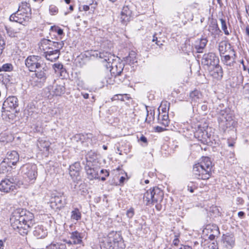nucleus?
Segmentation results:
<instances>
[{
    "mask_svg": "<svg viewBox=\"0 0 249 249\" xmlns=\"http://www.w3.org/2000/svg\"><path fill=\"white\" fill-rule=\"evenodd\" d=\"M70 174L72 176H78L80 170V164L79 162H76L70 166Z\"/></svg>",
    "mask_w": 249,
    "mask_h": 249,
    "instance_id": "nucleus-26",
    "label": "nucleus"
},
{
    "mask_svg": "<svg viewBox=\"0 0 249 249\" xmlns=\"http://www.w3.org/2000/svg\"><path fill=\"white\" fill-rule=\"evenodd\" d=\"M11 216L12 218H21L23 216H28V215H27V211L26 210L18 208L14 210L12 212Z\"/></svg>",
    "mask_w": 249,
    "mask_h": 249,
    "instance_id": "nucleus-25",
    "label": "nucleus"
},
{
    "mask_svg": "<svg viewBox=\"0 0 249 249\" xmlns=\"http://www.w3.org/2000/svg\"><path fill=\"white\" fill-rule=\"evenodd\" d=\"M197 187L195 185V183L193 182H190L187 185V190L191 193H193L194 190Z\"/></svg>",
    "mask_w": 249,
    "mask_h": 249,
    "instance_id": "nucleus-42",
    "label": "nucleus"
},
{
    "mask_svg": "<svg viewBox=\"0 0 249 249\" xmlns=\"http://www.w3.org/2000/svg\"><path fill=\"white\" fill-rule=\"evenodd\" d=\"M93 55L103 59L104 61L107 62L108 63H110L111 61L113 60L112 57H114V56L112 55L110 53L104 51L102 52L95 51Z\"/></svg>",
    "mask_w": 249,
    "mask_h": 249,
    "instance_id": "nucleus-21",
    "label": "nucleus"
},
{
    "mask_svg": "<svg viewBox=\"0 0 249 249\" xmlns=\"http://www.w3.org/2000/svg\"><path fill=\"white\" fill-rule=\"evenodd\" d=\"M132 17V11L128 6H125L123 7L121 14V19L123 24H126Z\"/></svg>",
    "mask_w": 249,
    "mask_h": 249,
    "instance_id": "nucleus-19",
    "label": "nucleus"
},
{
    "mask_svg": "<svg viewBox=\"0 0 249 249\" xmlns=\"http://www.w3.org/2000/svg\"><path fill=\"white\" fill-rule=\"evenodd\" d=\"M175 237H176L174 239V240L173 241V244L175 246H178V243L179 242V239H178V238L177 236L176 235Z\"/></svg>",
    "mask_w": 249,
    "mask_h": 249,
    "instance_id": "nucleus-49",
    "label": "nucleus"
},
{
    "mask_svg": "<svg viewBox=\"0 0 249 249\" xmlns=\"http://www.w3.org/2000/svg\"><path fill=\"white\" fill-rule=\"evenodd\" d=\"M220 21L221 24V28L223 30L225 34L226 35H229L230 34V33L227 30L226 21L222 18L220 19Z\"/></svg>",
    "mask_w": 249,
    "mask_h": 249,
    "instance_id": "nucleus-38",
    "label": "nucleus"
},
{
    "mask_svg": "<svg viewBox=\"0 0 249 249\" xmlns=\"http://www.w3.org/2000/svg\"><path fill=\"white\" fill-rule=\"evenodd\" d=\"M19 160V155L16 151H12L7 153V159H4L0 163V166H2L3 163L6 162L8 166L11 167V165H15Z\"/></svg>",
    "mask_w": 249,
    "mask_h": 249,
    "instance_id": "nucleus-13",
    "label": "nucleus"
},
{
    "mask_svg": "<svg viewBox=\"0 0 249 249\" xmlns=\"http://www.w3.org/2000/svg\"><path fill=\"white\" fill-rule=\"evenodd\" d=\"M219 115L218 121L222 126L228 127L232 124V119L231 116L226 113L225 110H221Z\"/></svg>",
    "mask_w": 249,
    "mask_h": 249,
    "instance_id": "nucleus-14",
    "label": "nucleus"
},
{
    "mask_svg": "<svg viewBox=\"0 0 249 249\" xmlns=\"http://www.w3.org/2000/svg\"><path fill=\"white\" fill-rule=\"evenodd\" d=\"M37 146L40 151L43 152L48 151L49 149L50 142L43 140H40L38 141Z\"/></svg>",
    "mask_w": 249,
    "mask_h": 249,
    "instance_id": "nucleus-28",
    "label": "nucleus"
},
{
    "mask_svg": "<svg viewBox=\"0 0 249 249\" xmlns=\"http://www.w3.org/2000/svg\"><path fill=\"white\" fill-rule=\"evenodd\" d=\"M125 179V178L124 177H121L120 178L119 181L120 184H123Z\"/></svg>",
    "mask_w": 249,
    "mask_h": 249,
    "instance_id": "nucleus-60",
    "label": "nucleus"
},
{
    "mask_svg": "<svg viewBox=\"0 0 249 249\" xmlns=\"http://www.w3.org/2000/svg\"><path fill=\"white\" fill-rule=\"evenodd\" d=\"M64 45V43L63 41H60V42H52L51 43V46H53L54 48L53 50H57L58 52H60V49H61L63 46Z\"/></svg>",
    "mask_w": 249,
    "mask_h": 249,
    "instance_id": "nucleus-35",
    "label": "nucleus"
},
{
    "mask_svg": "<svg viewBox=\"0 0 249 249\" xmlns=\"http://www.w3.org/2000/svg\"><path fill=\"white\" fill-rule=\"evenodd\" d=\"M209 247L210 249H218V244L216 242H213Z\"/></svg>",
    "mask_w": 249,
    "mask_h": 249,
    "instance_id": "nucleus-48",
    "label": "nucleus"
},
{
    "mask_svg": "<svg viewBox=\"0 0 249 249\" xmlns=\"http://www.w3.org/2000/svg\"><path fill=\"white\" fill-rule=\"evenodd\" d=\"M82 95L85 99H88L89 97V95L87 93H82Z\"/></svg>",
    "mask_w": 249,
    "mask_h": 249,
    "instance_id": "nucleus-58",
    "label": "nucleus"
},
{
    "mask_svg": "<svg viewBox=\"0 0 249 249\" xmlns=\"http://www.w3.org/2000/svg\"><path fill=\"white\" fill-rule=\"evenodd\" d=\"M83 9L84 11H87L89 9V7L88 5H84L83 6Z\"/></svg>",
    "mask_w": 249,
    "mask_h": 249,
    "instance_id": "nucleus-61",
    "label": "nucleus"
},
{
    "mask_svg": "<svg viewBox=\"0 0 249 249\" xmlns=\"http://www.w3.org/2000/svg\"><path fill=\"white\" fill-rule=\"evenodd\" d=\"M58 35H62L63 33V31L62 29H60V28H58L57 29V31H56Z\"/></svg>",
    "mask_w": 249,
    "mask_h": 249,
    "instance_id": "nucleus-55",
    "label": "nucleus"
},
{
    "mask_svg": "<svg viewBox=\"0 0 249 249\" xmlns=\"http://www.w3.org/2000/svg\"><path fill=\"white\" fill-rule=\"evenodd\" d=\"M246 33L249 36V25H247L246 28Z\"/></svg>",
    "mask_w": 249,
    "mask_h": 249,
    "instance_id": "nucleus-63",
    "label": "nucleus"
},
{
    "mask_svg": "<svg viewBox=\"0 0 249 249\" xmlns=\"http://www.w3.org/2000/svg\"><path fill=\"white\" fill-rule=\"evenodd\" d=\"M179 249H192V248L189 246H184L180 248Z\"/></svg>",
    "mask_w": 249,
    "mask_h": 249,
    "instance_id": "nucleus-59",
    "label": "nucleus"
},
{
    "mask_svg": "<svg viewBox=\"0 0 249 249\" xmlns=\"http://www.w3.org/2000/svg\"><path fill=\"white\" fill-rule=\"evenodd\" d=\"M22 172L30 180L35 179L37 177V167L34 164H26L21 168Z\"/></svg>",
    "mask_w": 249,
    "mask_h": 249,
    "instance_id": "nucleus-7",
    "label": "nucleus"
},
{
    "mask_svg": "<svg viewBox=\"0 0 249 249\" xmlns=\"http://www.w3.org/2000/svg\"><path fill=\"white\" fill-rule=\"evenodd\" d=\"M44 55L47 60L53 62L59 58L60 52L57 50H53V47H49L48 50L45 52Z\"/></svg>",
    "mask_w": 249,
    "mask_h": 249,
    "instance_id": "nucleus-18",
    "label": "nucleus"
},
{
    "mask_svg": "<svg viewBox=\"0 0 249 249\" xmlns=\"http://www.w3.org/2000/svg\"><path fill=\"white\" fill-rule=\"evenodd\" d=\"M23 185L20 176L16 173H9L0 182V191L4 193H9L19 188Z\"/></svg>",
    "mask_w": 249,
    "mask_h": 249,
    "instance_id": "nucleus-1",
    "label": "nucleus"
},
{
    "mask_svg": "<svg viewBox=\"0 0 249 249\" xmlns=\"http://www.w3.org/2000/svg\"><path fill=\"white\" fill-rule=\"evenodd\" d=\"M125 95V96H126L127 94H116V95H115L112 98V100H120L121 101H123L124 99H123V96Z\"/></svg>",
    "mask_w": 249,
    "mask_h": 249,
    "instance_id": "nucleus-44",
    "label": "nucleus"
},
{
    "mask_svg": "<svg viewBox=\"0 0 249 249\" xmlns=\"http://www.w3.org/2000/svg\"><path fill=\"white\" fill-rule=\"evenodd\" d=\"M140 140L144 143H146L147 142L146 138L143 135L141 137Z\"/></svg>",
    "mask_w": 249,
    "mask_h": 249,
    "instance_id": "nucleus-54",
    "label": "nucleus"
},
{
    "mask_svg": "<svg viewBox=\"0 0 249 249\" xmlns=\"http://www.w3.org/2000/svg\"><path fill=\"white\" fill-rule=\"evenodd\" d=\"M215 238V235L213 234H210L209 237V239L211 240H213Z\"/></svg>",
    "mask_w": 249,
    "mask_h": 249,
    "instance_id": "nucleus-62",
    "label": "nucleus"
},
{
    "mask_svg": "<svg viewBox=\"0 0 249 249\" xmlns=\"http://www.w3.org/2000/svg\"><path fill=\"white\" fill-rule=\"evenodd\" d=\"M230 44L226 41H222L219 43L218 50L221 57L222 54H225V53L230 50Z\"/></svg>",
    "mask_w": 249,
    "mask_h": 249,
    "instance_id": "nucleus-24",
    "label": "nucleus"
},
{
    "mask_svg": "<svg viewBox=\"0 0 249 249\" xmlns=\"http://www.w3.org/2000/svg\"><path fill=\"white\" fill-rule=\"evenodd\" d=\"M123 238L120 232L112 231L101 240V247L107 249H117L122 244Z\"/></svg>",
    "mask_w": 249,
    "mask_h": 249,
    "instance_id": "nucleus-4",
    "label": "nucleus"
},
{
    "mask_svg": "<svg viewBox=\"0 0 249 249\" xmlns=\"http://www.w3.org/2000/svg\"><path fill=\"white\" fill-rule=\"evenodd\" d=\"M22 13L21 10L18 9L16 13L12 14L10 17V20L24 24V23L28 21L30 18L27 13L25 14L24 11Z\"/></svg>",
    "mask_w": 249,
    "mask_h": 249,
    "instance_id": "nucleus-8",
    "label": "nucleus"
},
{
    "mask_svg": "<svg viewBox=\"0 0 249 249\" xmlns=\"http://www.w3.org/2000/svg\"><path fill=\"white\" fill-rule=\"evenodd\" d=\"M159 120L160 123L165 126H167L169 124L168 116L167 114H164L162 115V119H160V116H159Z\"/></svg>",
    "mask_w": 249,
    "mask_h": 249,
    "instance_id": "nucleus-36",
    "label": "nucleus"
},
{
    "mask_svg": "<svg viewBox=\"0 0 249 249\" xmlns=\"http://www.w3.org/2000/svg\"><path fill=\"white\" fill-rule=\"evenodd\" d=\"M66 244L64 243H57L51 244L49 246H47L46 249H66Z\"/></svg>",
    "mask_w": 249,
    "mask_h": 249,
    "instance_id": "nucleus-33",
    "label": "nucleus"
},
{
    "mask_svg": "<svg viewBox=\"0 0 249 249\" xmlns=\"http://www.w3.org/2000/svg\"><path fill=\"white\" fill-rule=\"evenodd\" d=\"M222 242L223 247L226 249H232L235 245V239L233 234L227 233L223 234Z\"/></svg>",
    "mask_w": 249,
    "mask_h": 249,
    "instance_id": "nucleus-11",
    "label": "nucleus"
},
{
    "mask_svg": "<svg viewBox=\"0 0 249 249\" xmlns=\"http://www.w3.org/2000/svg\"><path fill=\"white\" fill-rule=\"evenodd\" d=\"M134 213V209L133 208H130L127 211V216L129 218H131L133 216Z\"/></svg>",
    "mask_w": 249,
    "mask_h": 249,
    "instance_id": "nucleus-46",
    "label": "nucleus"
},
{
    "mask_svg": "<svg viewBox=\"0 0 249 249\" xmlns=\"http://www.w3.org/2000/svg\"><path fill=\"white\" fill-rule=\"evenodd\" d=\"M71 213V218H81V213L78 209H74Z\"/></svg>",
    "mask_w": 249,
    "mask_h": 249,
    "instance_id": "nucleus-40",
    "label": "nucleus"
},
{
    "mask_svg": "<svg viewBox=\"0 0 249 249\" xmlns=\"http://www.w3.org/2000/svg\"><path fill=\"white\" fill-rule=\"evenodd\" d=\"M12 227L15 230H18L19 232L22 230L23 233H27L29 228L33 226V219H10Z\"/></svg>",
    "mask_w": 249,
    "mask_h": 249,
    "instance_id": "nucleus-5",
    "label": "nucleus"
},
{
    "mask_svg": "<svg viewBox=\"0 0 249 249\" xmlns=\"http://www.w3.org/2000/svg\"><path fill=\"white\" fill-rule=\"evenodd\" d=\"M126 60L132 63L137 62L135 53H130L129 55L126 57Z\"/></svg>",
    "mask_w": 249,
    "mask_h": 249,
    "instance_id": "nucleus-37",
    "label": "nucleus"
},
{
    "mask_svg": "<svg viewBox=\"0 0 249 249\" xmlns=\"http://www.w3.org/2000/svg\"><path fill=\"white\" fill-rule=\"evenodd\" d=\"M53 84L55 85H49L48 89L50 92L53 93V95L56 96H60L65 92V88L64 85L55 84V80L53 81Z\"/></svg>",
    "mask_w": 249,
    "mask_h": 249,
    "instance_id": "nucleus-16",
    "label": "nucleus"
},
{
    "mask_svg": "<svg viewBox=\"0 0 249 249\" xmlns=\"http://www.w3.org/2000/svg\"><path fill=\"white\" fill-rule=\"evenodd\" d=\"M12 66L10 64H4L1 68H0V71H10L12 70Z\"/></svg>",
    "mask_w": 249,
    "mask_h": 249,
    "instance_id": "nucleus-41",
    "label": "nucleus"
},
{
    "mask_svg": "<svg viewBox=\"0 0 249 249\" xmlns=\"http://www.w3.org/2000/svg\"><path fill=\"white\" fill-rule=\"evenodd\" d=\"M5 29L6 31L7 35L11 37H18V34H22L21 37H23L25 35L24 33L20 32L19 31L21 30L20 28L18 29L14 30L11 27H9L7 26H5Z\"/></svg>",
    "mask_w": 249,
    "mask_h": 249,
    "instance_id": "nucleus-23",
    "label": "nucleus"
},
{
    "mask_svg": "<svg viewBox=\"0 0 249 249\" xmlns=\"http://www.w3.org/2000/svg\"><path fill=\"white\" fill-rule=\"evenodd\" d=\"M83 136H82L80 134H77L75 136V138L77 139V141L78 140L81 141L83 139Z\"/></svg>",
    "mask_w": 249,
    "mask_h": 249,
    "instance_id": "nucleus-52",
    "label": "nucleus"
},
{
    "mask_svg": "<svg viewBox=\"0 0 249 249\" xmlns=\"http://www.w3.org/2000/svg\"><path fill=\"white\" fill-rule=\"evenodd\" d=\"M152 41L153 42L158 41V37L156 36L155 34L153 36Z\"/></svg>",
    "mask_w": 249,
    "mask_h": 249,
    "instance_id": "nucleus-64",
    "label": "nucleus"
},
{
    "mask_svg": "<svg viewBox=\"0 0 249 249\" xmlns=\"http://www.w3.org/2000/svg\"><path fill=\"white\" fill-rule=\"evenodd\" d=\"M4 241L0 240V249H4Z\"/></svg>",
    "mask_w": 249,
    "mask_h": 249,
    "instance_id": "nucleus-57",
    "label": "nucleus"
},
{
    "mask_svg": "<svg viewBox=\"0 0 249 249\" xmlns=\"http://www.w3.org/2000/svg\"><path fill=\"white\" fill-rule=\"evenodd\" d=\"M34 234L38 238H42L46 236V232L41 227H36L34 231Z\"/></svg>",
    "mask_w": 249,
    "mask_h": 249,
    "instance_id": "nucleus-30",
    "label": "nucleus"
},
{
    "mask_svg": "<svg viewBox=\"0 0 249 249\" xmlns=\"http://www.w3.org/2000/svg\"><path fill=\"white\" fill-rule=\"evenodd\" d=\"M45 64L42 58L38 55H30L25 60V65L30 71L34 72Z\"/></svg>",
    "mask_w": 249,
    "mask_h": 249,
    "instance_id": "nucleus-6",
    "label": "nucleus"
},
{
    "mask_svg": "<svg viewBox=\"0 0 249 249\" xmlns=\"http://www.w3.org/2000/svg\"><path fill=\"white\" fill-rule=\"evenodd\" d=\"M207 43V40L205 39H202L200 41V44L199 45L196 46V49L197 53H201L202 52V50L206 46Z\"/></svg>",
    "mask_w": 249,
    "mask_h": 249,
    "instance_id": "nucleus-34",
    "label": "nucleus"
},
{
    "mask_svg": "<svg viewBox=\"0 0 249 249\" xmlns=\"http://www.w3.org/2000/svg\"><path fill=\"white\" fill-rule=\"evenodd\" d=\"M201 109L202 111H205L208 109V106L206 104H203L201 106Z\"/></svg>",
    "mask_w": 249,
    "mask_h": 249,
    "instance_id": "nucleus-51",
    "label": "nucleus"
},
{
    "mask_svg": "<svg viewBox=\"0 0 249 249\" xmlns=\"http://www.w3.org/2000/svg\"><path fill=\"white\" fill-rule=\"evenodd\" d=\"M155 130L156 132H162V131H164V130H165V129H164L160 126H157L155 127Z\"/></svg>",
    "mask_w": 249,
    "mask_h": 249,
    "instance_id": "nucleus-50",
    "label": "nucleus"
},
{
    "mask_svg": "<svg viewBox=\"0 0 249 249\" xmlns=\"http://www.w3.org/2000/svg\"><path fill=\"white\" fill-rule=\"evenodd\" d=\"M66 204L65 199L62 196H55L52 198L50 202V207L55 210L63 207Z\"/></svg>",
    "mask_w": 249,
    "mask_h": 249,
    "instance_id": "nucleus-17",
    "label": "nucleus"
},
{
    "mask_svg": "<svg viewBox=\"0 0 249 249\" xmlns=\"http://www.w3.org/2000/svg\"><path fill=\"white\" fill-rule=\"evenodd\" d=\"M170 103L167 102H162L161 107V110L164 113L166 114L167 111L169 110Z\"/></svg>",
    "mask_w": 249,
    "mask_h": 249,
    "instance_id": "nucleus-39",
    "label": "nucleus"
},
{
    "mask_svg": "<svg viewBox=\"0 0 249 249\" xmlns=\"http://www.w3.org/2000/svg\"><path fill=\"white\" fill-rule=\"evenodd\" d=\"M100 173L105 174V177H107L109 176V173L107 170H104L103 169L100 170Z\"/></svg>",
    "mask_w": 249,
    "mask_h": 249,
    "instance_id": "nucleus-53",
    "label": "nucleus"
},
{
    "mask_svg": "<svg viewBox=\"0 0 249 249\" xmlns=\"http://www.w3.org/2000/svg\"><path fill=\"white\" fill-rule=\"evenodd\" d=\"M49 11L52 15H55L58 12V9L54 5H51L49 8Z\"/></svg>",
    "mask_w": 249,
    "mask_h": 249,
    "instance_id": "nucleus-43",
    "label": "nucleus"
},
{
    "mask_svg": "<svg viewBox=\"0 0 249 249\" xmlns=\"http://www.w3.org/2000/svg\"><path fill=\"white\" fill-rule=\"evenodd\" d=\"M83 235L84 234L82 233L77 231H73L70 233L69 239H65L64 241L68 245L79 244L84 246L82 241Z\"/></svg>",
    "mask_w": 249,
    "mask_h": 249,
    "instance_id": "nucleus-10",
    "label": "nucleus"
},
{
    "mask_svg": "<svg viewBox=\"0 0 249 249\" xmlns=\"http://www.w3.org/2000/svg\"><path fill=\"white\" fill-rule=\"evenodd\" d=\"M34 72H35V75L37 78L36 81L39 83V84L40 86H41L44 83H45L47 79L48 68L46 64H44L43 66L40 67V69H38Z\"/></svg>",
    "mask_w": 249,
    "mask_h": 249,
    "instance_id": "nucleus-12",
    "label": "nucleus"
},
{
    "mask_svg": "<svg viewBox=\"0 0 249 249\" xmlns=\"http://www.w3.org/2000/svg\"><path fill=\"white\" fill-rule=\"evenodd\" d=\"M212 167V163L210 159L207 157H203L200 162L194 166V176L197 179H208L211 177Z\"/></svg>",
    "mask_w": 249,
    "mask_h": 249,
    "instance_id": "nucleus-2",
    "label": "nucleus"
},
{
    "mask_svg": "<svg viewBox=\"0 0 249 249\" xmlns=\"http://www.w3.org/2000/svg\"><path fill=\"white\" fill-rule=\"evenodd\" d=\"M207 135V134L206 133L201 131H198L195 134V137H197L198 140L201 141L203 143L206 142Z\"/></svg>",
    "mask_w": 249,
    "mask_h": 249,
    "instance_id": "nucleus-32",
    "label": "nucleus"
},
{
    "mask_svg": "<svg viewBox=\"0 0 249 249\" xmlns=\"http://www.w3.org/2000/svg\"><path fill=\"white\" fill-rule=\"evenodd\" d=\"M18 99L15 96L9 97L4 101L3 103L2 108L7 111H10V109H14L18 106Z\"/></svg>",
    "mask_w": 249,
    "mask_h": 249,
    "instance_id": "nucleus-15",
    "label": "nucleus"
},
{
    "mask_svg": "<svg viewBox=\"0 0 249 249\" xmlns=\"http://www.w3.org/2000/svg\"><path fill=\"white\" fill-rule=\"evenodd\" d=\"M202 64L209 67H214L219 62V59L215 53H210L203 55L201 60Z\"/></svg>",
    "mask_w": 249,
    "mask_h": 249,
    "instance_id": "nucleus-9",
    "label": "nucleus"
},
{
    "mask_svg": "<svg viewBox=\"0 0 249 249\" xmlns=\"http://www.w3.org/2000/svg\"><path fill=\"white\" fill-rule=\"evenodd\" d=\"M52 41L50 40L43 39H42L39 45V48L40 50H42L44 52H46V51L48 50L49 47H51Z\"/></svg>",
    "mask_w": 249,
    "mask_h": 249,
    "instance_id": "nucleus-29",
    "label": "nucleus"
},
{
    "mask_svg": "<svg viewBox=\"0 0 249 249\" xmlns=\"http://www.w3.org/2000/svg\"><path fill=\"white\" fill-rule=\"evenodd\" d=\"M53 68L55 71H56V70H62L63 69V66L60 63H55L53 65Z\"/></svg>",
    "mask_w": 249,
    "mask_h": 249,
    "instance_id": "nucleus-45",
    "label": "nucleus"
},
{
    "mask_svg": "<svg viewBox=\"0 0 249 249\" xmlns=\"http://www.w3.org/2000/svg\"><path fill=\"white\" fill-rule=\"evenodd\" d=\"M236 200L238 202V204H242L244 202L243 199L240 197H237Z\"/></svg>",
    "mask_w": 249,
    "mask_h": 249,
    "instance_id": "nucleus-56",
    "label": "nucleus"
},
{
    "mask_svg": "<svg viewBox=\"0 0 249 249\" xmlns=\"http://www.w3.org/2000/svg\"><path fill=\"white\" fill-rule=\"evenodd\" d=\"M190 97L192 103H199L202 101V95L199 90H194L190 93Z\"/></svg>",
    "mask_w": 249,
    "mask_h": 249,
    "instance_id": "nucleus-22",
    "label": "nucleus"
},
{
    "mask_svg": "<svg viewBox=\"0 0 249 249\" xmlns=\"http://www.w3.org/2000/svg\"><path fill=\"white\" fill-rule=\"evenodd\" d=\"M163 197V192L158 187H154L147 190L143 195V200L146 205L155 204L158 210H160L161 206L160 204Z\"/></svg>",
    "mask_w": 249,
    "mask_h": 249,
    "instance_id": "nucleus-3",
    "label": "nucleus"
},
{
    "mask_svg": "<svg viewBox=\"0 0 249 249\" xmlns=\"http://www.w3.org/2000/svg\"><path fill=\"white\" fill-rule=\"evenodd\" d=\"M212 26H210V30L212 29L213 30H214V31H217L219 29L217 24L215 22L212 23Z\"/></svg>",
    "mask_w": 249,
    "mask_h": 249,
    "instance_id": "nucleus-47",
    "label": "nucleus"
},
{
    "mask_svg": "<svg viewBox=\"0 0 249 249\" xmlns=\"http://www.w3.org/2000/svg\"><path fill=\"white\" fill-rule=\"evenodd\" d=\"M212 67L213 68V71L212 73V76L215 78H222L223 77V70L222 67L218 65V63Z\"/></svg>",
    "mask_w": 249,
    "mask_h": 249,
    "instance_id": "nucleus-27",
    "label": "nucleus"
},
{
    "mask_svg": "<svg viewBox=\"0 0 249 249\" xmlns=\"http://www.w3.org/2000/svg\"><path fill=\"white\" fill-rule=\"evenodd\" d=\"M85 170L88 176V178L89 179L91 180L93 178H99L98 175V171L99 170V168H92L89 165H87L85 166Z\"/></svg>",
    "mask_w": 249,
    "mask_h": 249,
    "instance_id": "nucleus-20",
    "label": "nucleus"
},
{
    "mask_svg": "<svg viewBox=\"0 0 249 249\" xmlns=\"http://www.w3.org/2000/svg\"><path fill=\"white\" fill-rule=\"evenodd\" d=\"M221 60L225 65L230 67L233 66L234 63V59L231 60V57L229 55L224 56L223 58H221Z\"/></svg>",
    "mask_w": 249,
    "mask_h": 249,
    "instance_id": "nucleus-31",
    "label": "nucleus"
}]
</instances>
